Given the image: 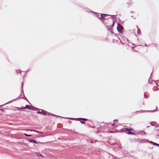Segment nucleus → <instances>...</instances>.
Masks as SVG:
<instances>
[{
  "label": "nucleus",
  "mask_w": 159,
  "mask_h": 159,
  "mask_svg": "<svg viewBox=\"0 0 159 159\" xmlns=\"http://www.w3.org/2000/svg\"><path fill=\"white\" fill-rule=\"evenodd\" d=\"M123 27L120 24H118L117 26V29L118 31L120 33L122 32L123 31Z\"/></svg>",
  "instance_id": "nucleus-1"
},
{
  "label": "nucleus",
  "mask_w": 159,
  "mask_h": 159,
  "mask_svg": "<svg viewBox=\"0 0 159 159\" xmlns=\"http://www.w3.org/2000/svg\"><path fill=\"white\" fill-rule=\"evenodd\" d=\"M38 113H41L43 115H45L47 114V112L44 110H41V111L38 112Z\"/></svg>",
  "instance_id": "nucleus-2"
},
{
  "label": "nucleus",
  "mask_w": 159,
  "mask_h": 159,
  "mask_svg": "<svg viewBox=\"0 0 159 159\" xmlns=\"http://www.w3.org/2000/svg\"><path fill=\"white\" fill-rule=\"evenodd\" d=\"M28 141L29 142H32L34 143H37V141L34 139L29 140Z\"/></svg>",
  "instance_id": "nucleus-3"
},
{
  "label": "nucleus",
  "mask_w": 159,
  "mask_h": 159,
  "mask_svg": "<svg viewBox=\"0 0 159 159\" xmlns=\"http://www.w3.org/2000/svg\"><path fill=\"white\" fill-rule=\"evenodd\" d=\"M37 155H38V156H41L42 157H43V155H42L40 152H36V153Z\"/></svg>",
  "instance_id": "nucleus-4"
},
{
  "label": "nucleus",
  "mask_w": 159,
  "mask_h": 159,
  "mask_svg": "<svg viewBox=\"0 0 159 159\" xmlns=\"http://www.w3.org/2000/svg\"><path fill=\"white\" fill-rule=\"evenodd\" d=\"M26 108H28L30 110L31 109V107L30 106H29L28 105H26Z\"/></svg>",
  "instance_id": "nucleus-5"
},
{
  "label": "nucleus",
  "mask_w": 159,
  "mask_h": 159,
  "mask_svg": "<svg viewBox=\"0 0 159 159\" xmlns=\"http://www.w3.org/2000/svg\"><path fill=\"white\" fill-rule=\"evenodd\" d=\"M125 130L127 131H130L133 130V129L132 128H126L125 129Z\"/></svg>",
  "instance_id": "nucleus-6"
},
{
  "label": "nucleus",
  "mask_w": 159,
  "mask_h": 159,
  "mask_svg": "<svg viewBox=\"0 0 159 159\" xmlns=\"http://www.w3.org/2000/svg\"><path fill=\"white\" fill-rule=\"evenodd\" d=\"M150 143H152L154 145H156L157 146H159V144H158L156 143L153 142H151Z\"/></svg>",
  "instance_id": "nucleus-7"
},
{
  "label": "nucleus",
  "mask_w": 159,
  "mask_h": 159,
  "mask_svg": "<svg viewBox=\"0 0 159 159\" xmlns=\"http://www.w3.org/2000/svg\"><path fill=\"white\" fill-rule=\"evenodd\" d=\"M24 135L25 136H28V137H30V136H32L31 135H28V134H25Z\"/></svg>",
  "instance_id": "nucleus-8"
},
{
  "label": "nucleus",
  "mask_w": 159,
  "mask_h": 159,
  "mask_svg": "<svg viewBox=\"0 0 159 159\" xmlns=\"http://www.w3.org/2000/svg\"><path fill=\"white\" fill-rule=\"evenodd\" d=\"M30 131H34L35 132H36L37 133H39V132L38 131H36V130H30Z\"/></svg>",
  "instance_id": "nucleus-9"
},
{
  "label": "nucleus",
  "mask_w": 159,
  "mask_h": 159,
  "mask_svg": "<svg viewBox=\"0 0 159 159\" xmlns=\"http://www.w3.org/2000/svg\"><path fill=\"white\" fill-rule=\"evenodd\" d=\"M140 31L139 30H138V34H140Z\"/></svg>",
  "instance_id": "nucleus-10"
},
{
  "label": "nucleus",
  "mask_w": 159,
  "mask_h": 159,
  "mask_svg": "<svg viewBox=\"0 0 159 159\" xmlns=\"http://www.w3.org/2000/svg\"><path fill=\"white\" fill-rule=\"evenodd\" d=\"M127 134H134L133 133H132L131 132H128L127 133Z\"/></svg>",
  "instance_id": "nucleus-11"
},
{
  "label": "nucleus",
  "mask_w": 159,
  "mask_h": 159,
  "mask_svg": "<svg viewBox=\"0 0 159 159\" xmlns=\"http://www.w3.org/2000/svg\"><path fill=\"white\" fill-rule=\"evenodd\" d=\"M21 109H25L26 108V107H21Z\"/></svg>",
  "instance_id": "nucleus-12"
},
{
  "label": "nucleus",
  "mask_w": 159,
  "mask_h": 159,
  "mask_svg": "<svg viewBox=\"0 0 159 159\" xmlns=\"http://www.w3.org/2000/svg\"><path fill=\"white\" fill-rule=\"evenodd\" d=\"M106 16L107 15H105V14H102L101 15V16L102 17V16Z\"/></svg>",
  "instance_id": "nucleus-13"
},
{
  "label": "nucleus",
  "mask_w": 159,
  "mask_h": 159,
  "mask_svg": "<svg viewBox=\"0 0 159 159\" xmlns=\"http://www.w3.org/2000/svg\"><path fill=\"white\" fill-rule=\"evenodd\" d=\"M117 120H115L114 121V122H117Z\"/></svg>",
  "instance_id": "nucleus-14"
},
{
  "label": "nucleus",
  "mask_w": 159,
  "mask_h": 159,
  "mask_svg": "<svg viewBox=\"0 0 159 159\" xmlns=\"http://www.w3.org/2000/svg\"><path fill=\"white\" fill-rule=\"evenodd\" d=\"M83 120H87V119H84Z\"/></svg>",
  "instance_id": "nucleus-15"
},
{
  "label": "nucleus",
  "mask_w": 159,
  "mask_h": 159,
  "mask_svg": "<svg viewBox=\"0 0 159 159\" xmlns=\"http://www.w3.org/2000/svg\"><path fill=\"white\" fill-rule=\"evenodd\" d=\"M115 125V124H114V123L113 124V125Z\"/></svg>",
  "instance_id": "nucleus-16"
},
{
  "label": "nucleus",
  "mask_w": 159,
  "mask_h": 159,
  "mask_svg": "<svg viewBox=\"0 0 159 159\" xmlns=\"http://www.w3.org/2000/svg\"><path fill=\"white\" fill-rule=\"evenodd\" d=\"M90 142H91V143H93V142H92V141H91Z\"/></svg>",
  "instance_id": "nucleus-17"
},
{
  "label": "nucleus",
  "mask_w": 159,
  "mask_h": 159,
  "mask_svg": "<svg viewBox=\"0 0 159 159\" xmlns=\"http://www.w3.org/2000/svg\"><path fill=\"white\" fill-rule=\"evenodd\" d=\"M82 122V123H84V122H82H82Z\"/></svg>",
  "instance_id": "nucleus-18"
}]
</instances>
